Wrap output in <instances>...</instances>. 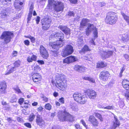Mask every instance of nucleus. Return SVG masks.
I'll return each instance as SVG.
<instances>
[{
	"instance_id": "nucleus-43",
	"label": "nucleus",
	"mask_w": 129,
	"mask_h": 129,
	"mask_svg": "<svg viewBox=\"0 0 129 129\" xmlns=\"http://www.w3.org/2000/svg\"><path fill=\"white\" fill-rule=\"evenodd\" d=\"M119 105L121 108H122L124 106V102L122 101H120L119 102Z\"/></svg>"
},
{
	"instance_id": "nucleus-32",
	"label": "nucleus",
	"mask_w": 129,
	"mask_h": 129,
	"mask_svg": "<svg viewBox=\"0 0 129 129\" xmlns=\"http://www.w3.org/2000/svg\"><path fill=\"white\" fill-rule=\"evenodd\" d=\"M105 66V64L103 62H100L97 63V67L98 68H102Z\"/></svg>"
},
{
	"instance_id": "nucleus-42",
	"label": "nucleus",
	"mask_w": 129,
	"mask_h": 129,
	"mask_svg": "<svg viewBox=\"0 0 129 129\" xmlns=\"http://www.w3.org/2000/svg\"><path fill=\"white\" fill-rule=\"evenodd\" d=\"M75 14V13L73 11H70L68 13V15L69 16H74Z\"/></svg>"
},
{
	"instance_id": "nucleus-39",
	"label": "nucleus",
	"mask_w": 129,
	"mask_h": 129,
	"mask_svg": "<svg viewBox=\"0 0 129 129\" xmlns=\"http://www.w3.org/2000/svg\"><path fill=\"white\" fill-rule=\"evenodd\" d=\"M35 117V115L33 114L30 115L29 118V120L30 121H32L34 119Z\"/></svg>"
},
{
	"instance_id": "nucleus-50",
	"label": "nucleus",
	"mask_w": 129,
	"mask_h": 129,
	"mask_svg": "<svg viewBox=\"0 0 129 129\" xmlns=\"http://www.w3.org/2000/svg\"><path fill=\"white\" fill-rule=\"evenodd\" d=\"M123 56L126 60H129V56L128 55L126 54H124Z\"/></svg>"
},
{
	"instance_id": "nucleus-49",
	"label": "nucleus",
	"mask_w": 129,
	"mask_h": 129,
	"mask_svg": "<svg viewBox=\"0 0 129 129\" xmlns=\"http://www.w3.org/2000/svg\"><path fill=\"white\" fill-rule=\"evenodd\" d=\"M33 76H35V77H37L38 76L41 77L40 74L38 73H34L32 75Z\"/></svg>"
},
{
	"instance_id": "nucleus-28",
	"label": "nucleus",
	"mask_w": 129,
	"mask_h": 129,
	"mask_svg": "<svg viewBox=\"0 0 129 129\" xmlns=\"http://www.w3.org/2000/svg\"><path fill=\"white\" fill-rule=\"evenodd\" d=\"M57 1H55L54 0H48V4L47 5V7L48 8H50V7L51 6L55 5V3H54V2H57Z\"/></svg>"
},
{
	"instance_id": "nucleus-45",
	"label": "nucleus",
	"mask_w": 129,
	"mask_h": 129,
	"mask_svg": "<svg viewBox=\"0 0 129 129\" xmlns=\"http://www.w3.org/2000/svg\"><path fill=\"white\" fill-rule=\"evenodd\" d=\"M123 87L126 90L129 91V84H126L123 86Z\"/></svg>"
},
{
	"instance_id": "nucleus-54",
	"label": "nucleus",
	"mask_w": 129,
	"mask_h": 129,
	"mask_svg": "<svg viewBox=\"0 0 129 129\" xmlns=\"http://www.w3.org/2000/svg\"><path fill=\"white\" fill-rule=\"evenodd\" d=\"M24 101V99L22 98L19 100L18 102L20 105H21Z\"/></svg>"
},
{
	"instance_id": "nucleus-30",
	"label": "nucleus",
	"mask_w": 129,
	"mask_h": 129,
	"mask_svg": "<svg viewBox=\"0 0 129 129\" xmlns=\"http://www.w3.org/2000/svg\"><path fill=\"white\" fill-rule=\"evenodd\" d=\"M121 14L124 20L129 24V17L126 15L123 12H121Z\"/></svg>"
},
{
	"instance_id": "nucleus-56",
	"label": "nucleus",
	"mask_w": 129,
	"mask_h": 129,
	"mask_svg": "<svg viewBox=\"0 0 129 129\" xmlns=\"http://www.w3.org/2000/svg\"><path fill=\"white\" fill-rule=\"evenodd\" d=\"M24 43L26 45L28 46L29 44V42L28 40H26L24 41Z\"/></svg>"
},
{
	"instance_id": "nucleus-10",
	"label": "nucleus",
	"mask_w": 129,
	"mask_h": 129,
	"mask_svg": "<svg viewBox=\"0 0 129 129\" xmlns=\"http://www.w3.org/2000/svg\"><path fill=\"white\" fill-rule=\"evenodd\" d=\"M54 3H55V5L54 6V7L55 11L58 12L63 10L64 6L63 3L59 1L54 2Z\"/></svg>"
},
{
	"instance_id": "nucleus-61",
	"label": "nucleus",
	"mask_w": 129,
	"mask_h": 129,
	"mask_svg": "<svg viewBox=\"0 0 129 129\" xmlns=\"http://www.w3.org/2000/svg\"><path fill=\"white\" fill-rule=\"evenodd\" d=\"M124 70H125V69L124 68H122V69L120 71V73L119 74V76H120V77H121L122 76V73Z\"/></svg>"
},
{
	"instance_id": "nucleus-47",
	"label": "nucleus",
	"mask_w": 129,
	"mask_h": 129,
	"mask_svg": "<svg viewBox=\"0 0 129 129\" xmlns=\"http://www.w3.org/2000/svg\"><path fill=\"white\" fill-rule=\"evenodd\" d=\"M27 60L28 62H32L33 61L32 57L30 56L27 58Z\"/></svg>"
},
{
	"instance_id": "nucleus-27",
	"label": "nucleus",
	"mask_w": 129,
	"mask_h": 129,
	"mask_svg": "<svg viewBox=\"0 0 129 129\" xmlns=\"http://www.w3.org/2000/svg\"><path fill=\"white\" fill-rule=\"evenodd\" d=\"M16 68L15 67H12L9 70L6 71L5 73L6 75H8L12 73L16 70Z\"/></svg>"
},
{
	"instance_id": "nucleus-55",
	"label": "nucleus",
	"mask_w": 129,
	"mask_h": 129,
	"mask_svg": "<svg viewBox=\"0 0 129 129\" xmlns=\"http://www.w3.org/2000/svg\"><path fill=\"white\" fill-rule=\"evenodd\" d=\"M24 125L27 127L29 128H31V124L28 123H25L24 124Z\"/></svg>"
},
{
	"instance_id": "nucleus-53",
	"label": "nucleus",
	"mask_w": 129,
	"mask_h": 129,
	"mask_svg": "<svg viewBox=\"0 0 129 129\" xmlns=\"http://www.w3.org/2000/svg\"><path fill=\"white\" fill-rule=\"evenodd\" d=\"M80 122L83 125V126H84L85 127V128H87V125L85 121L83 120L82 119L81 120Z\"/></svg>"
},
{
	"instance_id": "nucleus-62",
	"label": "nucleus",
	"mask_w": 129,
	"mask_h": 129,
	"mask_svg": "<svg viewBox=\"0 0 129 129\" xmlns=\"http://www.w3.org/2000/svg\"><path fill=\"white\" fill-rule=\"evenodd\" d=\"M42 98L43 99V100L46 102H47L48 101V99L47 97L44 96H43L42 97Z\"/></svg>"
},
{
	"instance_id": "nucleus-34",
	"label": "nucleus",
	"mask_w": 129,
	"mask_h": 129,
	"mask_svg": "<svg viewBox=\"0 0 129 129\" xmlns=\"http://www.w3.org/2000/svg\"><path fill=\"white\" fill-rule=\"evenodd\" d=\"M83 40L81 39H78L77 42V44L78 46H81L83 44Z\"/></svg>"
},
{
	"instance_id": "nucleus-6",
	"label": "nucleus",
	"mask_w": 129,
	"mask_h": 129,
	"mask_svg": "<svg viewBox=\"0 0 129 129\" xmlns=\"http://www.w3.org/2000/svg\"><path fill=\"white\" fill-rule=\"evenodd\" d=\"M41 21L42 29L44 30L48 29L50 26L51 22V18L49 17L43 19Z\"/></svg>"
},
{
	"instance_id": "nucleus-3",
	"label": "nucleus",
	"mask_w": 129,
	"mask_h": 129,
	"mask_svg": "<svg viewBox=\"0 0 129 129\" xmlns=\"http://www.w3.org/2000/svg\"><path fill=\"white\" fill-rule=\"evenodd\" d=\"M13 36V34L12 32L5 31L3 33L0 38L3 40L5 43L7 44L11 41Z\"/></svg>"
},
{
	"instance_id": "nucleus-57",
	"label": "nucleus",
	"mask_w": 129,
	"mask_h": 129,
	"mask_svg": "<svg viewBox=\"0 0 129 129\" xmlns=\"http://www.w3.org/2000/svg\"><path fill=\"white\" fill-rule=\"evenodd\" d=\"M34 8V5L33 4H31L30 7L29 11L31 12L33 11V10Z\"/></svg>"
},
{
	"instance_id": "nucleus-19",
	"label": "nucleus",
	"mask_w": 129,
	"mask_h": 129,
	"mask_svg": "<svg viewBox=\"0 0 129 129\" xmlns=\"http://www.w3.org/2000/svg\"><path fill=\"white\" fill-rule=\"evenodd\" d=\"M36 122L38 125L41 126H44L45 124L44 121L42 119L40 116L39 115L37 116Z\"/></svg>"
},
{
	"instance_id": "nucleus-7",
	"label": "nucleus",
	"mask_w": 129,
	"mask_h": 129,
	"mask_svg": "<svg viewBox=\"0 0 129 129\" xmlns=\"http://www.w3.org/2000/svg\"><path fill=\"white\" fill-rule=\"evenodd\" d=\"M73 47L71 45L68 44L66 45L63 51L62 55L65 57L71 54L73 52Z\"/></svg>"
},
{
	"instance_id": "nucleus-24",
	"label": "nucleus",
	"mask_w": 129,
	"mask_h": 129,
	"mask_svg": "<svg viewBox=\"0 0 129 129\" xmlns=\"http://www.w3.org/2000/svg\"><path fill=\"white\" fill-rule=\"evenodd\" d=\"M89 50L90 49L86 45H85L81 50L80 51V53L81 54H84L86 52Z\"/></svg>"
},
{
	"instance_id": "nucleus-63",
	"label": "nucleus",
	"mask_w": 129,
	"mask_h": 129,
	"mask_svg": "<svg viewBox=\"0 0 129 129\" xmlns=\"http://www.w3.org/2000/svg\"><path fill=\"white\" fill-rule=\"evenodd\" d=\"M106 5L105 3L104 2L100 3H99V6L101 7L105 6Z\"/></svg>"
},
{
	"instance_id": "nucleus-59",
	"label": "nucleus",
	"mask_w": 129,
	"mask_h": 129,
	"mask_svg": "<svg viewBox=\"0 0 129 129\" xmlns=\"http://www.w3.org/2000/svg\"><path fill=\"white\" fill-rule=\"evenodd\" d=\"M32 58L33 60L36 61V60L37 57L35 55H33L31 57Z\"/></svg>"
},
{
	"instance_id": "nucleus-36",
	"label": "nucleus",
	"mask_w": 129,
	"mask_h": 129,
	"mask_svg": "<svg viewBox=\"0 0 129 129\" xmlns=\"http://www.w3.org/2000/svg\"><path fill=\"white\" fill-rule=\"evenodd\" d=\"M94 115L98 117L100 120V121H103V118L101 114L98 113H95Z\"/></svg>"
},
{
	"instance_id": "nucleus-23",
	"label": "nucleus",
	"mask_w": 129,
	"mask_h": 129,
	"mask_svg": "<svg viewBox=\"0 0 129 129\" xmlns=\"http://www.w3.org/2000/svg\"><path fill=\"white\" fill-rule=\"evenodd\" d=\"M1 16L2 18H5L8 16V13L6 9H3L1 13Z\"/></svg>"
},
{
	"instance_id": "nucleus-46",
	"label": "nucleus",
	"mask_w": 129,
	"mask_h": 129,
	"mask_svg": "<svg viewBox=\"0 0 129 129\" xmlns=\"http://www.w3.org/2000/svg\"><path fill=\"white\" fill-rule=\"evenodd\" d=\"M34 70L36 71H38L40 70L41 68L39 66H35L34 67Z\"/></svg>"
},
{
	"instance_id": "nucleus-29",
	"label": "nucleus",
	"mask_w": 129,
	"mask_h": 129,
	"mask_svg": "<svg viewBox=\"0 0 129 129\" xmlns=\"http://www.w3.org/2000/svg\"><path fill=\"white\" fill-rule=\"evenodd\" d=\"M122 38V41H123L127 42L129 41V35L128 34H125Z\"/></svg>"
},
{
	"instance_id": "nucleus-11",
	"label": "nucleus",
	"mask_w": 129,
	"mask_h": 129,
	"mask_svg": "<svg viewBox=\"0 0 129 129\" xmlns=\"http://www.w3.org/2000/svg\"><path fill=\"white\" fill-rule=\"evenodd\" d=\"M40 51L42 56L45 59L47 58L49 55L47 51L43 46H40Z\"/></svg>"
},
{
	"instance_id": "nucleus-2",
	"label": "nucleus",
	"mask_w": 129,
	"mask_h": 129,
	"mask_svg": "<svg viewBox=\"0 0 129 129\" xmlns=\"http://www.w3.org/2000/svg\"><path fill=\"white\" fill-rule=\"evenodd\" d=\"M58 117L60 121H68L72 122L74 120V117L65 111H61L58 113Z\"/></svg>"
},
{
	"instance_id": "nucleus-51",
	"label": "nucleus",
	"mask_w": 129,
	"mask_h": 129,
	"mask_svg": "<svg viewBox=\"0 0 129 129\" xmlns=\"http://www.w3.org/2000/svg\"><path fill=\"white\" fill-rule=\"evenodd\" d=\"M14 90L16 92H17L18 93H22L20 89L18 88L17 87L16 88H14Z\"/></svg>"
},
{
	"instance_id": "nucleus-20",
	"label": "nucleus",
	"mask_w": 129,
	"mask_h": 129,
	"mask_svg": "<svg viewBox=\"0 0 129 129\" xmlns=\"http://www.w3.org/2000/svg\"><path fill=\"white\" fill-rule=\"evenodd\" d=\"M60 28L66 35H70V30L67 27L65 26H60Z\"/></svg>"
},
{
	"instance_id": "nucleus-31",
	"label": "nucleus",
	"mask_w": 129,
	"mask_h": 129,
	"mask_svg": "<svg viewBox=\"0 0 129 129\" xmlns=\"http://www.w3.org/2000/svg\"><path fill=\"white\" fill-rule=\"evenodd\" d=\"M57 76L58 77L57 78V80H60L61 81H63L66 78L65 76L63 74L59 75H57Z\"/></svg>"
},
{
	"instance_id": "nucleus-37",
	"label": "nucleus",
	"mask_w": 129,
	"mask_h": 129,
	"mask_svg": "<svg viewBox=\"0 0 129 129\" xmlns=\"http://www.w3.org/2000/svg\"><path fill=\"white\" fill-rule=\"evenodd\" d=\"M114 108L113 106H108L105 107H103L104 109H107L109 110H113Z\"/></svg>"
},
{
	"instance_id": "nucleus-22",
	"label": "nucleus",
	"mask_w": 129,
	"mask_h": 129,
	"mask_svg": "<svg viewBox=\"0 0 129 129\" xmlns=\"http://www.w3.org/2000/svg\"><path fill=\"white\" fill-rule=\"evenodd\" d=\"M114 120L113 122V127L114 128L119 126L120 124L119 121L117 117L115 115H114Z\"/></svg>"
},
{
	"instance_id": "nucleus-9",
	"label": "nucleus",
	"mask_w": 129,
	"mask_h": 129,
	"mask_svg": "<svg viewBox=\"0 0 129 129\" xmlns=\"http://www.w3.org/2000/svg\"><path fill=\"white\" fill-rule=\"evenodd\" d=\"M113 51H101L100 52L99 54L101 57L104 59L107 58L109 57L110 56L112 55Z\"/></svg>"
},
{
	"instance_id": "nucleus-12",
	"label": "nucleus",
	"mask_w": 129,
	"mask_h": 129,
	"mask_svg": "<svg viewBox=\"0 0 129 129\" xmlns=\"http://www.w3.org/2000/svg\"><path fill=\"white\" fill-rule=\"evenodd\" d=\"M85 93L86 94L90 99H94L97 95L96 92L93 90L87 89Z\"/></svg>"
},
{
	"instance_id": "nucleus-17",
	"label": "nucleus",
	"mask_w": 129,
	"mask_h": 129,
	"mask_svg": "<svg viewBox=\"0 0 129 129\" xmlns=\"http://www.w3.org/2000/svg\"><path fill=\"white\" fill-rule=\"evenodd\" d=\"M7 86L5 82L0 83V94H4L7 92Z\"/></svg>"
},
{
	"instance_id": "nucleus-48",
	"label": "nucleus",
	"mask_w": 129,
	"mask_h": 129,
	"mask_svg": "<svg viewBox=\"0 0 129 129\" xmlns=\"http://www.w3.org/2000/svg\"><path fill=\"white\" fill-rule=\"evenodd\" d=\"M52 55L53 56L55 57H57L59 55L58 53L56 51L53 52Z\"/></svg>"
},
{
	"instance_id": "nucleus-1",
	"label": "nucleus",
	"mask_w": 129,
	"mask_h": 129,
	"mask_svg": "<svg viewBox=\"0 0 129 129\" xmlns=\"http://www.w3.org/2000/svg\"><path fill=\"white\" fill-rule=\"evenodd\" d=\"M64 34L61 31L55 33V34H52L50 37L49 39L53 40L56 39V42H50L49 46L52 49L58 50L59 48L63 46L64 43L63 42L64 41Z\"/></svg>"
},
{
	"instance_id": "nucleus-60",
	"label": "nucleus",
	"mask_w": 129,
	"mask_h": 129,
	"mask_svg": "<svg viewBox=\"0 0 129 129\" xmlns=\"http://www.w3.org/2000/svg\"><path fill=\"white\" fill-rule=\"evenodd\" d=\"M40 18L38 16L36 19V23L37 24H38L40 21Z\"/></svg>"
},
{
	"instance_id": "nucleus-25",
	"label": "nucleus",
	"mask_w": 129,
	"mask_h": 129,
	"mask_svg": "<svg viewBox=\"0 0 129 129\" xmlns=\"http://www.w3.org/2000/svg\"><path fill=\"white\" fill-rule=\"evenodd\" d=\"M15 0V2L14 3V5L15 8L19 10L21 9L22 7L21 6L19 5V2H18L17 0Z\"/></svg>"
},
{
	"instance_id": "nucleus-8",
	"label": "nucleus",
	"mask_w": 129,
	"mask_h": 129,
	"mask_svg": "<svg viewBox=\"0 0 129 129\" xmlns=\"http://www.w3.org/2000/svg\"><path fill=\"white\" fill-rule=\"evenodd\" d=\"M117 17L116 16H107L105 19L106 22L108 24H114L117 22Z\"/></svg>"
},
{
	"instance_id": "nucleus-26",
	"label": "nucleus",
	"mask_w": 129,
	"mask_h": 129,
	"mask_svg": "<svg viewBox=\"0 0 129 129\" xmlns=\"http://www.w3.org/2000/svg\"><path fill=\"white\" fill-rule=\"evenodd\" d=\"M82 78L83 79L88 80L90 82L94 83H95V80L93 78L91 77L85 76L83 77Z\"/></svg>"
},
{
	"instance_id": "nucleus-21",
	"label": "nucleus",
	"mask_w": 129,
	"mask_h": 129,
	"mask_svg": "<svg viewBox=\"0 0 129 129\" xmlns=\"http://www.w3.org/2000/svg\"><path fill=\"white\" fill-rule=\"evenodd\" d=\"M74 69L76 71L81 72L85 70V68L83 66L76 65L74 67Z\"/></svg>"
},
{
	"instance_id": "nucleus-14",
	"label": "nucleus",
	"mask_w": 129,
	"mask_h": 129,
	"mask_svg": "<svg viewBox=\"0 0 129 129\" xmlns=\"http://www.w3.org/2000/svg\"><path fill=\"white\" fill-rule=\"evenodd\" d=\"M90 22V20L87 19H83L80 23V29L83 30L84 28V27L87 26V23Z\"/></svg>"
},
{
	"instance_id": "nucleus-4",
	"label": "nucleus",
	"mask_w": 129,
	"mask_h": 129,
	"mask_svg": "<svg viewBox=\"0 0 129 129\" xmlns=\"http://www.w3.org/2000/svg\"><path fill=\"white\" fill-rule=\"evenodd\" d=\"M75 100L81 104H85L87 101V98L85 95H82L78 92H76L73 95Z\"/></svg>"
},
{
	"instance_id": "nucleus-41",
	"label": "nucleus",
	"mask_w": 129,
	"mask_h": 129,
	"mask_svg": "<svg viewBox=\"0 0 129 129\" xmlns=\"http://www.w3.org/2000/svg\"><path fill=\"white\" fill-rule=\"evenodd\" d=\"M20 61L19 60L16 61L14 63V66L16 68L19 67L20 64Z\"/></svg>"
},
{
	"instance_id": "nucleus-58",
	"label": "nucleus",
	"mask_w": 129,
	"mask_h": 129,
	"mask_svg": "<svg viewBox=\"0 0 129 129\" xmlns=\"http://www.w3.org/2000/svg\"><path fill=\"white\" fill-rule=\"evenodd\" d=\"M59 101V102L61 103H64V99L62 97L61 98H60Z\"/></svg>"
},
{
	"instance_id": "nucleus-64",
	"label": "nucleus",
	"mask_w": 129,
	"mask_h": 129,
	"mask_svg": "<svg viewBox=\"0 0 129 129\" xmlns=\"http://www.w3.org/2000/svg\"><path fill=\"white\" fill-rule=\"evenodd\" d=\"M94 39H92L91 40H90V42L93 45H95V43L94 42V40L96 39L94 38Z\"/></svg>"
},
{
	"instance_id": "nucleus-5",
	"label": "nucleus",
	"mask_w": 129,
	"mask_h": 129,
	"mask_svg": "<svg viewBox=\"0 0 129 129\" xmlns=\"http://www.w3.org/2000/svg\"><path fill=\"white\" fill-rule=\"evenodd\" d=\"M92 31H93L94 37L95 38H96L98 37L97 29L93 24L88 23V26L85 29L86 35H89Z\"/></svg>"
},
{
	"instance_id": "nucleus-18",
	"label": "nucleus",
	"mask_w": 129,
	"mask_h": 129,
	"mask_svg": "<svg viewBox=\"0 0 129 129\" xmlns=\"http://www.w3.org/2000/svg\"><path fill=\"white\" fill-rule=\"evenodd\" d=\"M56 87L61 90H63L65 88L66 86V84L63 81H61L59 83L56 82L55 84Z\"/></svg>"
},
{
	"instance_id": "nucleus-38",
	"label": "nucleus",
	"mask_w": 129,
	"mask_h": 129,
	"mask_svg": "<svg viewBox=\"0 0 129 129\" xmlns=\"http://www.w3.org/2000/svg\"><path fill=\"white\" fill-rule=\"evenodd\" d=\"M25 37H26V38H28L30 39L31 40V42L32 43H35V39L34 37H32L30 36H25Z\"/></svg>"
},
{
	"instance_id": "nucleus-16",
	"label": "nucleus",
	"mask_w": 129,
	"mask_h": 129,
	"mask_svg": "<svg viewBox=\"0 0 129 129\" xmlns=\"http://www.w3.org/2000/svg\"><path fill=\"white\" fill-rule=\"evenodd\" d=\"M77 60V58L75 56H69L65 59L63 61L64 63L68 64L75 62Z\"/></svg>"
},
{
	"instance_id": "nucleus-52",
	"label": "nucleus",
	"mask_w": 129,
	"mask_h": 129,
	"mask_svg": "<svg viewBox=\"0 0 129 129\" xmlns=\"http://www.w3.org/2000/svg\"><path fill=\"white\" fill-rule=\"evenodd\" d=\"M125 95L127 99L129 100V92L126 91L125 93Z\"/></svg>"
},
{
	"instance_id": "nucleus-15",
	"label": "nucleus",
	"mask_w": 129,
	"mask_h": 129,
	"mask_svg": "<svg viewBox=\"0 0 129 129\" xmlns=\"http://www.w3.org/2000/svg\"><path fill=\"white\" fill-rule=\"evenodd\" d=\"M88 121L94 126H98L99 122L92 115L89 116Z\"/></svg>"
},
{
	"instance_id": "nucleus-13",
	"label": "nucleus",
	"mask_w": 129,
	"mask_h": 129,
	"mask_svg": "<svg viewBox=\"0 0 129 129\" xmlns=\"http://www.w3.org/2000/svg\"><path fill=\"white\" fill-rule=\"evenodd\" d=\"M110 74L108 72L106 71H103L100 72L99 77L100 79L104 81H107Z\"/></svg>"
},
{
	"instance_id": "nucleus-33",
	"label": "nucleus",
	"mask_w": 129,
	"mask_h": 129,
	"mask_svg": "<svg viewBox=\"0 0 129 129\" xmlns=\"http://www.w3.org/2000/svg\"><path fill=\"white\" fill-rule=\"evenodd\" d=\"M41 79V77L38 76L37 77H35V76H33L32 79L35 82H37L40 80Z\"/></svg>"
},
{
	"instance_id": "nucleus-44",
	"label": "nucleus",
	"mask_w": 129,
	"mask_h": 129,
	"mask_svg": "<svg viewBox=\"0 0 129 129\" xmlns=\"http://www.w3.org/2000/svg\"><path fill=\"white\" fill-rule=\"evenodd\" d=\"M129 81L126 79H124L123 81L122 84V86H123L126 84H129Z\"/></svg>"
},
{
	"instance_id": "nucleus-40",
	"label": "nucleus",
	"mask_w": 129,
	"mask_h": 129,
	"mask_svg": "<svg viewBox=\"0 0 129 129\" xmlns=\"http://www.w3.org/2000/svg\"><path fill=\"white\" fill-rule=\"evenodd\" d=\"M45 108L46 109L50 110L51 109V106L50 104L48 103L45 105Z\"/></svg>"
},
{
	"instance_id": "nucleus-35",
	"label": "nucleus",
	"mask_w": 129,
	"mask_h": 129,
	"mask_svg": "<svg viewBox=\"0 0 129 129\" xmlns=\"http://www.w3.org/2000/svg\"><path fill=\"white\" fill-rule=\"evenodd\" d=\"M16 101L17 99L15 95H12L10 100V102L13 103L16 102Z\"/></svg>"
}]
</instances>
